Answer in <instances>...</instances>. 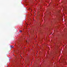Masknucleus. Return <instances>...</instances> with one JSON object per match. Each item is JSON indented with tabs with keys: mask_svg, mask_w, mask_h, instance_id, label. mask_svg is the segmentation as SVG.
<instances>
[{
	"mask_svg": "<svg viewBox=\"0 0 67 67\" xmlns=\"http://www.w3.org/2000/svg\"><path fill=\"white\" fill-rule=\"evenodd\" d=\"M21 57V58H23L22 57Z\"/></svg>",
	"mask_w": 67,
	"mask_h": 67,
	"instance_id": "nucleus-4",
	"label": "nucleus"
},
{
	"mask_svg": "<svg viewBox=\"0 0 67 67\" xmlns=\"http://www.w3.org/2000/svg\"><path fill=\"white\" fill-rule=\"evenodd\" d=\"M10 47H11V48H13V46H10Z\"/></svg>",
	"mask_w": 67,
	"mask_h": 67,
	"instance_id": "nucleus-1",
	"label": "nucleus"
},
{
	"mask_svg": "<svg viewBox=\"0 0 67 67\" xmlns=\"http://www.w3.org/2000/svg\"><path fill=\"white\" fill-rule=\"evenodd\" d=\"M19 32H22V31L21 30H20Z\"/></svg>",
	"mask_w": 67,
	"mask_h": 67,
	"instance_id": "nucleus-3",
	"label": "nucleus"
},
{
	"mask_svg": "<svg viewBox=\"0 0 67 67\" xmlns=\"http://www.w3.org/2000/svg\"><path fill=\"white\" fill-rule=\"evenodd\" d=\"M37 52H38L37 51Z\"/></svg>",
	"mask_w": 67,
	"mask_h": 67,
	"instance_id": "nucleus-5",
	"label": "nucleus"
},
{
	"mask_svg": "<svg viewBox=\"0 0 67 67\" xmlns=\"http://www.w3.org/2000/svg\"><path fill=\"white\" fill-rule=\"evenodd\" d=\"M26 42H29V41H28V40H26Z\"/></svg>",
	"mask_w": 67,
	"mask_h": 67,
	"instance_id": "nucleus-2",
	"label": "nucleus"
}]
</instances>
